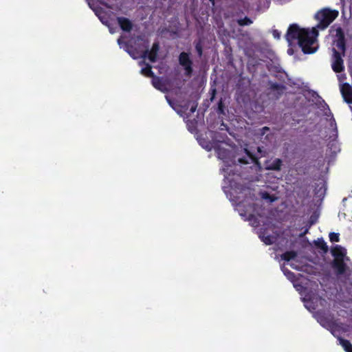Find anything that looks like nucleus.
Wrapping results in <instances>:
<instances>
[{
    "label": "nucleus",
    "mask_w": 352,
    "mask_h": 352,
    "mask_svg": "<svg viewBox=\"0 0 352 352\" xmlns=\"http://www.w3.org/2000/svg\"><path fill=\"white\" fill-rule=\"evenodd\" d=\"M318 34V32L315 28L309 32L308 29L301 28L298 24L293 23L289 26L285 38L289 44L297 40L298 44L304 54H313L317 50V48L313 47V45Z\"/></svg>",
    "instance_id": "nucleus-1"
},
{
    "label": "nucleus",
    "mask_w": 352,
    "mask_h": 352,
    "mask_svg": "<svg viewBox=\"0 0 352 352\" xmlns=\"http://www.w3.org/2000/svg\"><path fill=\"white\" fill-rule=\"evenodd\" d=\"M331 252L334 258L331 263L332 268L338 274H344L348 268L346 262L350 261L349 257L346 256V250L341 245H336L332 248Z\"/></svg>",
    "instance_id": "nucleus-2"
},
{
    "label": "nucleus",
    "mask_w": 352,
    "mask_h": 352,
    "mask_svg": "<svg viewBox=\"0 0 352 352\" xmlns=\"http://www.w3.org/2000/svg\"><path fill=\"white\" fill-rule=\"evenodd\" d=\"M338 11L336 10L322 9L316 15V18L318 21L317 28L324 30L338 17Z\"/></svg>",
    "instance_id": "nucleus-3"
},
{
    "label": "nucleus",
    "mask_w": 352,
    "mask_h": 352,
    "mask_svg": "<svg viewBox=\"0 0 352 352\" xmlns=\"http://www.w3.org/2000/svg\"><path fill=\"white\" fill-rule=\"evenodd\" d=\"M179 65L184 69V74L187 77H190L193 72V63L190 58V54L187 52H182L179 54L178 58Z\"/></svg>",
    "instance_id": "nucleus-4"
},
{
    "label": "nucleus",
    "mask_w": 352,
    "mask_h": 352,
    "mask_svg": "<svg viewBox=\"0 0 352 352\" xmlns=\"http://www.w3.org/2000/svg\"><path fill=\"white\" fill-rule=\"evenodd\" d=\"M331 29H333L336 32L335 34V40L333 43L336 46L342 51V54H344L346 46V39L345 34L343 29L340 26L336 27V25L331 27Z\"/></svg>",
    "instance_id": "nucleus-5"
},
{
    "label": "nucleus",
    "mask_w": 352,
    "mask_h": 352,
    "mask_svg": "<svg viewBox=\"0 0 352 352\" xmlns=\"http://www.w3.org/2000/svg\"><path fill=\"white\" fill-rule=\"evenodd\" d=\"M160 50V44L158 41L153 43L152 47L150 50L146 49L143 52L142 58H148L151 63H155L157 59V54Z\"/></svg>",
    "instance_id": "nucleus-6"
},
{
    "label": "nucleus",
    "mask_w": 352,
    "mask_h": 352,
    "mask_svg": "<svg viewBox=\"0 0 352 352\" xmlns=\"http://www.w3.org/2000/svg\"><path fill=\"white\" fill-rule=\"evenodd\" d=\"M333 61L331 67L333 72L336 73H340L344 71V60L342 58L341 54L335 48L333 49Z\"/></svg>",
    "instance_id": "nucleus-7"
},
{
    "label": "nucleus",
    "mask_w": 352,
    "mask_h": 352,
    "mask_svg": "<svg viewBox=\"0 0 352 352\" xmlns=\"http://www.w3.org/2000/svg\"><path fill=\"white\" fill-rule=\"evenodd\" d=\"M268 85L269 94L272 95L276 99H278L286 90V87L284 85L277 82L269 81Z\"/></svg>",
    "instance_id": "nucleus-8"
},
{
    "label": "nucleus",
    "mask_w": 352,
    "mask_h": 352,
    "mask_svg": "<svg viewBox=\"0 0 352 352\" xmlns=\"http://www.w3.org/2000/svg\"><path fill=\"white\" fill-rule=\"evenodd\" d=\"M117 22L122 30L126 32H130L133 27L132 21L128 18L124 16H118Z\"/></svg>",
    "instance_id": "nucleus-9"
},
{
    "label": "nucleus",
    "mask_w": 352,
    "mask_h": 352,
    "mask_svg": "<svg viewBox=\"0 0 352 352\" xmlns=\"http://www.w3.org/2000/svg\"><path fill=\"white\" fill-rule=\"evenodd\" d=\"M245 153L247 155V157H240L238 160V162L240 164H248L250 163H253L258 164V157L252 154L248 149H244Z\"/></svg>",
    "instance_id": "nucleus-10"
},
{
    "label": "nucleus",
    "mask_w": 352,
    "mask_h": 352,
    "mask_svg": "<svg viewBox=\"0 0 352 352\" xmlns=\"http://www.w3.org/2000/svg\"><path fill=\"white\" fill-rule=\"evenodd\" d=\"M341 93L344 101L348 104H352V89L349 84L346 83L342 86Z\"/></svg>",
    "instance_id": "nucleus-11"
},
{
    "label": "nucleus",
    "mask_w": 352,
    "mask_h": 352,
    "mask_svg": "<svg viewBox=\"0 0 352 352\" xmlns=\"http://www.w3.org/2000/svg\"><path fill=\"white\" fill-rule=\"evenodd\" d=\"M151 83L152 85L157 90H160L162 92H166L167 91L166 84L159 76H155L153 78H152Z\"/></svg>",
    "instance_id": "nucleus-12"
},
{
    "label": "nucleus",
    "mask_w": 352,
    "mask_h": 352,
    "mask_svg": "<svg viewBox=\"0 0 352 352\" xmlns=\"http://www.w3.org/2000/svg\"><path fill=\"white\" fill-rule=\"evenodd\" d=\"M213 148L219 159L224 160L228 157L230 151L228 149L222 148L219 144H215Z\"/></svg>",
    "instance_id": "nucleus-13"
},
{
    "label": "nucleus",
    "mask_w": 352,
    "mask_h": 352,
    "mask_svg": "<svg viewBox=\"0 0 352 352\" xmlns=\"http://www.w3.org/2000/svg\"><path fill=\"white\" fill-rule=\"evenodd\" d=\"M283 161L279 158H276L267 166V170L279 171L281 170Z\"/></svg>",
    "instance_id": "nucleus-14"
},
{
    "label": "nucleus",
    "mask_w": 352,
    "mask_h": 352,
    "mask_svg": "<svg viewBox=\"0 0 352 352\" xmlns=\"http://www.w3.org/2000/svg\"><path fill=\"white\" fill-rule=\"evenodd\" d=\"M145 67L142 68L140 73L146 77L153 78L155 75L152 71V67L148 63H144Z\"/></svg>",
    "instance_id": "nucleus-15"
},
{
    "label": "nucleus",
    "mask_w": 352,
    "mask_h": 352,
    "mask_svg": "<svg viewBox=\"0 0 352 352\" xmlns=\"http://www.w3.org/2000/svg\"><path fill=\"white\" fill-rule=\"evenodd\" d=\"M314 244L316 247L318 249H320L323 253H327L328 252V246L323 239H318L317 240L314 241Z\"/></svg>",
    "instance_id": "nucleus-16"
},
{
    "label": "nucleus",
    "mask_w": 352,
    "mask_h": 352,
    "mask_svg": "<svg viewBox=\"0 0 352 352\" xmlns=\"http://www.w3.org/2000/svg\"><path fill=\"white\" fill-rule=\"evenodd\" d=\"M281 258L285 261H289L294 259L297 256V252L292 250L287 251L281 254Z\"/></svg>",
    "instance_id": "nucleus-17"
},
{
    "label": "nucleus",
    "mask_w": 352,
    "mask_h": 352,
    "mask_svg": "<svg viewBox=\"0 0 352 352\" xmlns=\"http://www.w3.org/2000/svg\"><path fill=\"white\" fill-rule=\"evenodd\" d=\"M338 340L339 341V344L343 347L346 352L352 348V344L349 340L344 339L341 337H338Z\"/></svg>",
    "instance_id": "nucleus-18"
},
{
    "label": "nucleus",
    "mask_w": 352,
    "mask_h": 352,
    "mask_svg": "<svg viewBox=\"0 0 352 352\" xmlns=\"http://www.w3.org/2000/svg\"><path fill=\"white\" fill-rule=\"evenodd\" d=\"M236 22L240 26L250 25L253 23L252 20L248 16L238 19Z\"/></svg>",
    "instance_id": "nucleus-19"
},
{
    "label": "nucleus",
    "mask_w": 352,
    "mask_h": 352,
    "mask_svg": "<svg viewBox=\"0 0 352 352\" xmlns=\"http://www.w3.org/2000/svg\"><path fill=\"white\" fill-rule=\"evenodd\" d=\"M261 237V241L265 243L266 245H272L274 243V237L272 235L263 236Z\"/></svg>",
    "instance_id": "nucleus-20"
},
{
    "label": "nucleus",
    "mask_w": 352,
    "mask_h": 352,
    "mask_svg": "<svg viewBox=\"0 0 352 352\" xmlns=\"http://www.w3.org/2000/svg\"><path fill=\"white\" fill-rule=\"evenodd\" d=\"M217 113L222 115L225 114V105L221 98L218 102Z\"/></svg>",
    "instance_id": "nucleus-21"
},
{
    "label": "nucleus",
    "mask_w": 352,
    "mask_h": 352,
    "mask_svg": "<svg viewBox=\"0 0 352 352\" xmlns=\"http://www.w3.org/2000/svg\"><path fill=\"white\" fill-rule=\"evenodd\" d=\"M195 50L199 56H201L203 54V47L201 42L199 41L197 43H195Z\"/></svg>",
    "instance_id": "nucleus-22"
},
{
    "label": "nucleus",
    "mask_w": 352,
    "mask_h": 352,
    "mask_svg": "<svg viewBox=\"0 0 352 352\" xmlns=\"http://www.w3.org/2000/svg\"><path fill=\"white\" fill-rule=\"evenodd\" d=\"M329 239L331 242H338L340 241V234L336 232L329 234Z\"/></svg>",
    "instance_id": "nucleus-23"
},
{
    "label": "nucleus",
    "mask_w": 352,
    "mask_h": 352,
    "mask_svg": "<svg viewBox=\"0 0 352 352\" xmlns=\"http://www.w3.org/2000/svg\"><path fill=\"white\" fill-rule=\"evenodd\" d=\"M283 272L288 279L291 280H293L296 277L295 274L287 269L283 270Z\"/></svg>",
    "instance_id": "nucleus-24"
},
{
    "label": "nucleus",
    "mask_w": 352,
    "mask_h": 352,
    "mask_svg": "<svg viewBox=\"0 0 352 352\" xmlns=\"http://www.w3.org/2000/svg\"><path fill=\"white\" fill-rule=\"evenodd\" d=\"M272 34H273V36L276 38V39H279L280 38V33L278 30H273V32H272Z\"/></svg>",
    "instance_id": "nucleus-25"
},
{
    "label": "nucleus",
    "mask_w": 352,
    "mask_h": 352,
    "mask_svg": "<svg viewBox=\"0 0 352 352\" xmlns=\"http://www.w3.org/2000/svg\"><path fill=\"white\" fill-rule=\"evenodd\" d=\"M197 106H198L197 102H195L190 109V113H193L194 112H195V111L197 110Z\"/></svg>",
    "instance_id": "nucleus-26"
},
{
    "label": "nucleus",
    "mask_w": 352,
    "mask_h": 352,
    "mask_svg": "<svg viewBox=\"0 0 352 352\" xmlns=\"http://www.w3.org/2000/svg\"><path fill=\"white\" fill-rule=\"evenodd\" d=\"M324 106L326 107V108H327V109L328 110V112H329V113H327V112H326L325 115L327 116H332V113H331V112L330 111V109H329L328 104L326 102H324Z\"/></svg>",
    "instance_id": "nucleus-27"
},
{
    "label": "nucleus",
    "mask_w": 352,
    "mask_h": 352,
    "mask_svg": "<svg viewBox=\"0 0 352 352\" xmlns=\"http://www.w3.org/2000/svg\"><path fill=\"white\" fill-rule=\"evenodd\" d=\"M261 135H263L266 133V131H270V128L267 126H264L261 129Z\"/></svg>",
    "instance_id": "nucleus-28"
},
{
    "label": "nucleus",
    "mask_w": 352,
    "mask_h": 352,
    "mask_svg": "<svg viewBox=\"0 0 352 352\" xmlns=\"http://www.w3.org/2000/svg\"><path fill=\"white\" fill-rule=\"evenodd\" d=\"M308 231H309V228H306V229L304 230V232L300 234V237H302L303 236H305V234H307L308 233Z\"/></svg>",
    "instance_id": "nucleus-29"
},
{
    "label": "nucleus",
    "mask_w": 352,
    "mask_h": 352,
    "mask_svg": "<svg viewBox=\"0 0 352 352\" xmlns=\"http://www.w3.org/2000/svg\"><path fill=\"white\" fill-rule=\"evenodd\" d=\"M309 223H310V225H313L315 223V221L314 219H312V218H311L310 221H309Z\"/></svg>",
    "instance_id": "nucleus-30"
},
{
    "label": "nucleus",
    "mask_w": 352,
    "mask_h": 352,
    "mask_svg": "<svg viewBox=\"0 0 352 352\" xmlns=\"http://www.w3.org/2000/svg\"><path fill=\"white\" fill-rule=\"evenodd\" d=\"M166 98L167 101H168V102L169 103V104H170V106H173V105H172V102H171V100H170V99H168V98L167 96H166Z\"/></svg>",
    "instance_id": "nucleus-31"
},
{
    "label": "nucleus",
    "mask_w": 352,
    "mask_h": 352,
    "mask_svg": "<svg viewBox=\"0 0 352 352\" xmlns=\"http://www.w3.org/2000/svg\"><path fill=\"white\" fill-rule=\"evenodd\" d=\"M257 150L258 153H261V148L260 147H257Z\"/></svg>",
    "instance_id": "nucleus-32"
},
{
    "label": "nucleus",
    "mask_w": 352,
    "mask_h": 352,
    "mask_svg": "<svg viewBox=\"0 0 352 352\" xmlns=\"http://www.w3.org/2000/svg\"><path fill=\"white\" fill-rule=\"evenodd\" d=\"M288 53H289V54H292V50L289 49V50H288Z\"/></svg>",
    "instance_id": "nucleus-33"
},
{
    "label": "nucleus",
    "mask_w": 352,
    "mask_h": 352,
    "mask_svg": "<svg viewBox=\"0 0 352 352\" xmlns=\"http://www.w3.org/2000/svg\"><path fill=\"white\" fill-rule=\"evenodd\" d=\"M288 53H289V54H292V50L289 49V50H288Z\"/></svg>",
    "instance_id": "nucleus-34"
},
{
    "label": "nucleus",
    "mask_w": 352,
    "mask_h": 352,
    "mask_svg": "<svg viewBox=\"0 0 352 352\" xmlns=\"http://www.w3.org/2000/svg\"><path fill=\"white\" fill-rule=\"evenodd\" d=\"M129 54L133 57L135 58V57L132 55V54L131 53V52L128 51Z\"/></svg>",
    "instance_id": "nucleus-35"
},
{
    "label": "nucleus",
    "mask_w": 352,
    "mask_h": 352,
    "mask_svg": "<svg viewBox=\"0 0 352 352\" xmlns=\"http://www.w3.org/2000/svg\"><path fill=\"white\" fill-rule=\"evenodd\" d=\"M210 2H212V3H214V0H209Z\"/></svg>",
    "instance_id": "nucleus-36"
},
{
    "label": "nucleus",
    "mask_w": 352,
    "mask_h": 352,
    "mask_svg": "<svg viewBox=\"0 0 352 352\" xmlns=\"http://www.w3.org/2000/svg\"><path fill=\"white\" fill-rule=\"evenodd\" d=\"M118 43L119 44L120 43V38H119V39L118 40Z\"/></svg>",
    "instance_id": "nucleus-37"
},
{
    "label": "nucleus",
    "mask_w": 352,
    "mask_h": 352,
    "mask_svg": "<svg viewBox=\"0 0 352 352\" xmlns=\"http://www.w3.org/2000/svg\"><path fill=\"white\" fill-rule=\"evenodd\" d=\"M347 352H352V348L350 350H349Z\"/></svg>",
    "instance_id": "nucleus-38"
}]
</instances>
